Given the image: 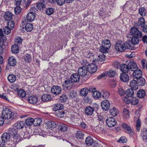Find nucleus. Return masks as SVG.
I'll list each match as a JSON object with an SVG mask.
<instances>
[{
	"instance_id": "1",
	"label": "nucleus",
	"mask_w": 147,
	"mask_h": 147,
	"mask_svg": "<svg viewBox=\"0 0 147 147\" xmlns=\"http://www.w3.org/2000/svg\"><path fill=\"white\" fill-rule=\"evenodd\" d=\"M2 115L5 119L14 120L17 117L16 114L14 113L10 109L8 108H5L3 109Z\"/></svg>"
},
{
	"instance_id": "2",
	"label": "nucleus",
	"mask_w": 147,
	"mask_h": 147,
	"mask_svg": "<svg viewBox=\"0 0 147 147\" xmlns=\"http://www.w3.org/2000/svg\"><path fill=\"white\" fill-rule=\"evenodd\" d=\"M126 45L125 43L122 41H118L115 45L116 49L119 52H123L124 51L125 49H130L131 46L130 45L131 42L130 41L125 42Z\"/></svg>"
},
{
	"instance_id": "3",
	"label": "nucleus",
	"mask_w": 147,
	"mask_h": 147,
	"mask_svg": "<svg viewBox=\"0 0 147 147\" xmlns=\"http://www.w3.org/2000/svg\"><path fill=\"white\" fill-rule=\"evenodd\" d=\"M130 35L131 36H138L141 37L142 36V32L140 31L135 26L132 27L130 30Z\"/></svg>"
},
{
	"instance_id": "4",
	"label": "nucleus",
	"mask_w": 147,
	"mask_h": 147,
	"mask_svg": "<svg viewBox=\"0 0 147 147\" xmlns=\"http://www.w3.org/2000/svg\"><path fill=\"white\" fill-rule=\"evenodd\" d=\"M72 80L70 79V78H67L64 82H63V86L66 87L67 89H69L71 88L73 86L74 84Z\"/></svg>"
},
{
	"instance_id": "5",
	"label": "nucleus",
	"mask_w": 147,
	"mask_h": 147,
	"mask_svg": "<svg viewBox=\"0 0 147 147\" xmlns=\"http://www.w3.org/2000/svg\"><path fill=\"white\" fill-rule=\"evenodd\" d=\"M107 124L110 127L114 126L116 123V121L115 119L113 117H108L106 120Z\"/></svg>"
},
{
	"instance_id": "6",
	"label": "nucleus",
	"mask_w": 147,
	"mask_h": 147,
	"mask_svg": "<svg viewBox=\"0 0 147 147\" xmlns=\"http://www.w3.org/2000/svg\"><path fill=\"white\" fill-rule=\"evenodd\" d=\"M121 126L124 130L125 132L131 135H132L134 134L130 126L127 124L123 123L121 124Z\"/></svg>"
},
{
	"instance_id": "7",
	"label": "nucleus",
	"mask_w": 147,
	"mask_h": 147,
	"mask_svg": "<svg viewBox=\"0 0 147 147\" xmlns=\"http://www.w3.org/2000/svg\"><path fill=\"white\" fill-rule=\"evenodd\" d=\"M101 105L102 109L104 111L108 110L110 106L109 102L107 100H103L101 103Z\"/></svg>"
},
{
	"instance_id": "8",
	"label": "nucleus",
	"mask_w": 147,
	"mask_h": 147,
	"mask_svg": "<svg viewBox=\"0 0 147 147\" xmlns=\"http://www.w3.org/2000/svg\"><path fill=\"white\" fill-rule=\"evenodd\" d=\"M51 91L52 93L54 95H57L61 92V87L57 86H54L51 88Z\"/></svg>"
},
{
	"instance_id": "9",
	"label": "nucleus",
	"mask_w": 147,
	"mask_h": 147,
	"mask_svg": "<svg viewBox=\"0 0 147 147\" xmlns=\"http://www.w3.org/2000/svg\"><path fill=\"white\" fill-rule=\"evenodd\" d=\"M88 71L91 73H93L95 72L97 69V67L96 65L94 63L89 64L87 67Z\"/></svg>"
},
{
	"instance_id": "10",
	"label": "nucleus",
	"mask_w": 147,
	"mask_h": 147,
	"mask_svg": "<svg viewBox=\"0 0 147 147\" xmlns=\"http://www.w3.org/2000/svg\"><path fill=\"white\" fill-rule=\"evenodd\" d=\"M88 70L87 68L84 66L79 67L78 70V73L80 76H86Z\"/></svg>"
},
{
	"instance_id": "11",
	"label": "nucleus",
	"mask_w": 147,
	"mask_h": 147,
	"mask_svg": "<svg viewBox=\"0 0 147 147\" xmlns=\"http://www.w3.org/2000/svg\"><path fill=\"white\" fill-rule=\"evenodd\" d=\"M142 72L141 70L137 69L134 71L132 74L134 79L138 80L139 78L142 77Z\"/></svg>"
},
{
	"instance_id": "12",
	"label": "nucleus",
	"mask_w": 147,
	"mask_h": 147,
	"mask_svg": "<svg viewBox=\"0 0 147 147\" xmlns=\"http://www.w3.org/2000/svg\"><path fill=\"white\" fill-rule=\"evenodd\" d=\"M145 24L144 19L142 17H141L138 19V22H134V25L135 26H138L139 27H142Z\"/></svg>"
},
{
	"instance_id": "13",
	"label": "nucleus",
	"mask_w": 147,
	"mask_h": 147,
	"mask_svg": "<svg viewBox=\"0 0 147 147\" xmlns=\"http://www.w3.org/2000/svg\"><path fill=\"white\" fill-rule=\"evenodd\" d=\"M5 35L3 33L2 29H0V46H3V44L6 41L7 38L4 37Z\"/></svg>"
},
{
	"instance_id": "14",
	"label": "nucleus",
	"mask_w": 147,
	"mask_h": 147,
	"mask_svg": "<svg viewBox=\"0 0 147 147\" xmlns=\"http://www.w3.org/2000/svg\"><path fill=\"white\" fill-rule=\"evenodd\" d=\"M94 111L93 108L90 106H88L85 109V113L87 116H91L93 113Z\"/></svg>"
},
{
	"instance_id": "15",
	"label": "nucleus",
	"mask_w": 147,
	"mask_h": 147,
	"mask_svg": "<svg viewBox=\"0 0 147 147\" xmlns=\"http://www.w3.org/2000/svg\"><path fill=\"white\" fill-rule=\"evenodd\" d=\"M128 67L129 70L134 71L138 69V66L136 63L134 61H131L128 64Z\"/></svg>"
},
{
	"instance_id": "16",
	"label": "nucleus",
	"mask_w": 147,
	"mask_h": 147,
	"mask_svg": "<svg viewBox=\"0 0 147 147\" xmlns=\"http://www.w3.org/2000/svg\"><path fill=\"white\" fill-rule=\"evenodd\" d=\"M80 76L77 73L72 74L70 78L74 82H76L79 81L80 79Z\"/></svg>"
},
{
	"instance_id": "17",
	"label": "nucleus",
	"mask_w": 147,
	"mask_h": 147,
	"mask_svg": "<svg viewBox=\"0 0 147 147\" xmlns=\"http://www.w3.org/2000/svg\"><path fill=\"white\" fill-rule=\"evenodd\" d=\"M24 125V123L23 121H18L13 125V126L17 129H20L23 128Z\"/></svg>"
},
{
	"instance_id": "18",
	"label": "nucleus",
	"mask_w": 147,
	"mask_h": 147,
	"mask_svg": "<svg viewBox=\"0 0 147 147\" xmlns=\"http://www.w3.org/2000/svg\"><path fill=\"white\" fill-rule=\"evenodd\" d=\"M120 70L122 72V73H126L129 70V67H128V64H121L120 66Z\"/></svg>"
},
{
	"instance_id": "19",
	"label": "nucleus",
	"mask_w": 147,
	"mask_h": 147,
	"mask_svg": "<svg viewBox=\"0 0 147 147\" xmlns=\"http://www.w3.org/2000/svg\"><path fill=\"white\" fill-rule=\"evenodd\" d=\"M141 135L143 141L147 142V128H144L142 129Z\"/></svg>"
},
{
	"instance_id": "20",
	"label": "nucleus",
	"mask_w": 147,
	"mask_h": 147,
	"mask_svg": "<svg viewBox=\"0 0 147 147\" xmlns=\"http://www.w3.org/2000/svg\"><path fill=\"white\" fill-rule=\"evenodd\" d=\"M11 136L10 134L7 133H5L3 134L1 136L2 140L4 142H6L9 140Z\"/></svg>"
},
{
	"instance_id": "21",
	"label": "nucleus",
	"mask_w": 147,
	"mask_h": 147,
	"mask_svg": "<svg viewBox=\"0 0 147 147\" xmlns=\"http://www.w3.org/2000/svg\"><path fill=\"white\" fill-rule=\"evenodd\" d=\"M64 108V106L63 104L57 103L54 105L53 110L56 112L60 109H63Z\"/></svg>"
},
{
	"instance_id": "22",
	"label": "nucleus",
	"mask_w": 147,
	"mask_h": 147,
	"mask_svg": "<svg viewBox=\"0 0 147 147\" xmlns=\"http://www.w3.org/2000/svg\"><path fill=\"white\" fill-rule=\"evenodd\" d=\"M120 78L122 81L125 82L127 81L129 79V76L125 73H121L120 74Z\"/></svg>"
},
{
	"instance_id": "23",
	"label": "nucleus",
	"mask_w": 147,
	"mask_h": 147,
	"mask_svg": "<svg viewBox=\"0 0 147 147\" xmlns=\"http://www.w3.org/2000/svg\"><path fill=\"white\" fill-rule=\"evenodd\" d=\"M130 86L131 89L133 90H136L138 88V85L136 80H133L130 82Z\"/></svg>"
},
{
	"instance_id": "24",
	"label": "nucleus",
	"mask_w": 147,
	"mask_h": 147,
	"mask_svg": "<svg viewBox=\"0 0 147 147\" xmlns=\"http://www.w3.org/2000/svg\"><path fill=\"white\" fill-rule=\"evenodd\" d=\"M8 61V64L11 66H14L16 64V60L13 57H9Z\"/></svg>"
},
{
	"instance_id": "25",
	"label": "nucleus",
	"mask_w": 147,
	"mask_h": 147,
	"mask_svg": "<svg viewBox=\"0 0 147 147\" xmlns=\"http://www.w3.org/2000/svg\"><path fill=\"white\" fill-rule=\"evenodd\" d=\"M94 143V140L90 136L87 137L85 140V143L88 146H92Z\"/></svg>"
},
{
	"instance_id": "26",
	"label": "nucleus",
	"mask_w": 147,
	"mask_h": 147,
	"mask_svg": "<svg viewBox=\"0 0 147 147\" xmlns=\"http://www.w3.org/2000/svg\"><path fill=\"white\" fill-rule=\"evenodd\" d=\"M102 46L109 49L111 46L110 42L108 39L104 40L102 41Z\"/></svg>"
},
{
	"instance_id": "27",
	"label": "nucleus",
	"mask_w": 147,
	"mask_h": 147,
	"mask_svg": "<svg viewBox=\"0 0 147 147\" xmlns=\"http://www.w3.org/2000/svg\"><path fill=\"white\" fill-rule=\"evenodd\" d=\"M46 125L47 128L52 129L56 126V124L53 121H48L46 123Z\"/></svg>"
},
{
	"instance_id": "28",
	"label": "nucleus",
	"mask_w": 147,
	"mask_h": 147,
	"mask_svg": "<svg viewBox=\"0 0 147 147\" xmlns=\"http://www.w3.org/2000/svg\"><path fill=\"white\" fill-rule=\"evenodd\" d=\"M63 109H60L56 112L55 113V115L58 118H61L64 116L65 113Z\"/></svg>"
},
{
	"instance_id": "29",
	"label": "nucleus",
	"mask_w": 147,
	"mask_h": 147,
	"mask_svg": "<svg viewBox=\"0 0 147 147\" xmlns=\"http://www.w3.org/2000/svg\"><path fill=\"white\" fill-rule=\"evenodd\" d=\"M28 100L29 102L31 104H35L37 102L38 97L34 96H32L28 97Z\"/></svg>"
},
{
	"instance_id": "30",
	"label": "nucleus",
	"mask_w": 147,
	"mask_h": 147,
	"mask_svg": "<svg viewBox=\"0 0 147 147\" xmlns=\"http://www.w3.org/2000/svg\"><path fill=\"white\" fill-rule=\"evenodd\" d=\"M35 17V15L34 13L30 12L27 15L26 19L28 21L32 22L34 20Z\"/></svg>"
},
{
	"instance_id": "31",
	"label": "nucleus",
	"mask_w": 147,
	"mask_h": 147,
	"mask_svg": "<svg viewBox=\"0 0 147 147\" xmlns=\"http://www.w3.org/2000/svg\"><path fill=\"white\" fill-rule=\"evenodd\" d=\"M132 38L131 39V44L130 45L131 46V44L133 45H136L138 44L139 42V38L138 36H131Z\"/></svg>"
},
{
	"instance_id": "32",
	"label": "nucleus",
	"mask_w": 147,
	"mask_h": 147,
	"mask_svg": "<svg viewBox=\"0 0 147 147\" xmlns=\"http://www.w3.org/2000/svg\"><path fill=\"white\" fill-rule=\"evenodd\" d=\"M51 99V97L49 94H44L41 97V100L44 102L50 101Z\"/></svg>"
},
{
	"instance_id": "33",
	"label": "nucleus",
	"mask_w": 147,
	"mask_h": 147,
	"mask_svg": "<svg viewBox=\"0 0 147 147\" xmlns=\"http://www.w3.org/2000/svg\"><path fill=\"white\" fill-rule=\"evenodd\" d=\"M12 14L9 12L8 11L5 13L4 18L5 21H9L12 18Z\"/></svg>"
},
{
	"instance_id": "34",
	"label": "nucleus",
	"mask_w": 147,
	"mask_h": 147,
	"mask_svg": "<svg viewBox=\"0 0 147 147\" xmlns=\"http://www.w3.org/2000/svg\"><path fill=\"white\" fill-rule=\"evenodd\" d=\"M58 129L59 131L64 132L67 130L68 127L66 125L61 124L58 126Z\"/></svg>"
},
{
	"instance_id": "35",
	"label": "nucleus",
	"mask_w": 147,
	"mask_h": 147,
	"mask_svg": "<svg viewBox=\"0 0 147 147\" xmlns=\"http://www.w3.org/2000/svg\"><path fill=\"white\" fill-rule=\"evenodd\" d=\"M8 134H10L11 136H15L16 135L17 133V131L15 128L14 127L10 128L8 129Z\"/></svg>"
},
{
	"instance_id": "36",
	"label": "nucleus",
	"mask_w": 147,
	"mask_h": 147,
	"mask_svg": "<svg viewBox=\"0 0 147 147\" xmlns=\"http://www.w3.org/2000/svg\"><path fill=\"white\" fill-rule=\"evenodd\" d=\"M76 138L78 139H82L83 138L84 134L83 132L81 131H77L75 135Z\"/></svg>"
},
{
	"instance_id": "37",
	"label": "nucleus",
	"mask_w": 147,
	"mask_h": 147,
	"mask_svg": "<svg viewBox=\"0 0 147 147\" xmlns=\"http://www.w3.org/2000/svg\"><path fill=\"white\" fill-rule=\"evenodd\" d=\"M111 114L114 117L117 116L119 113V111L117 109L113 107L110 110Z\"/></svg>"
},
{
	"instance_id": "38",
	"label": "nucleus",
	"mask_w": 147,
	"mask_h": 147,
	"mask_svg": "<svg viewBox=\"0 0 147 147\" xmlns=\"http://www.w3.org/2000/svg\"><path fill=\"white\" fill-rule=\"evenodd\" d=\"M33 26L30 23L27 24L25 26V29L27 32H31L33 30Z\"/></svg>"
},
{
	"instance_id": "39",
	"label": "nucleus",
	"mask_w": 147,
	"mask_h": 147,
	"mask_svg": "<svg viewBox=\"0 0 147 147\" xmlns=\"http://www.w3.org/2000/svg\"><path fill=\"white\" fill-rule=\"evenodd\" d=\"M7 79L9 82L12 83L15 82L16 80V77L14 75L12 74H10L8 76Z\"/></svg>"
},
{
	"instance_id": "40",
	"label": "nucleus",
	"mask_w": 147,
	"mask_h": 147,
	"mask_svg": "<svg viewBox=\"0 0 147 147\" xmlns=\"http://www.w3.org/2000/svg\"><path fill=\"white\" fill-rule=\"evenodd\" d=\"M88 89L86 87L82 88L80 91V95L82 96H86L88 94Z\"/></svg>"
},
{
	"instance_id": "41",
	"label": "nucleus",
	"mask_w": 147,
	"mask_h": 147,
	"mask_svg": "<svg viewBox=\"0 0 147 147\" xmlns=\"http://www.w3.org/2000/svg\"><path fill=\"white\" fill-rule=\"evenodd\" d=\"M12 53L15 54L18 53L19 51V48L18 45H13L11 48Z\"/></svg>"
},
{
	"instance_id": "42",
	"label": "nucleus",
	"mask_w": 147,
	"mask_h": 147,
	"mask_svg": "<svg viewBox=\"0 0 147 147\" xmlns=\"http://www.w3.org/2000/svg\"><path fill=\"white\" fill-rule=\"evenodd\" d=\"M42 120L39 118H35L34 119L33 124L35 126H38L42 123Z\"/></svg>"
},
{
	"instance_id": "43",
	"label": "nucleus",
	"mask_w": 147,
	"mask_h": 147,
	"mask_svg": "<svg viewBox=\"0 0 147 147\" xmlns=\"http://www.w3.org/2000/svg\"><path fill=\"white\" fill-rule=\"evenodd\" d=\"M137 94L138 97L142 98L145 96V92L143 90H140L138 92Z\"/></svg>"
},
{
	"instance_id": "44",
	"label": "nucleus",
	"mask_w": 147,
	"mask_h": 147,
	"mask_svg": "<svg viewBox=\"0 0 147 147\" xmlns=\"http://www.w3.org/2000/svg\"><path fill=\"white\" fill-rule=\"evenodd\" d=\"M18 96L21 98H24L25 97L26 94L25 91L23 90H20L18 91Z\"/></svg>"
},
{
	"instance_id": "45",
	"label": "nucleus",
	"mask_w": 147,
	"mask_h": 147,
	"mask_svg": "<svg viewBox=\"0 0 147 147\" xmlns=\"http://www.w3.org/2000/svg\"><path fill=\"white\" fill-rule=\"evenodd\" d=\"M139 13L141 16H144L146 14V10L144 7H140L139 9Z\"/></svg>"
},
{
	"instance_id": "46",
	"label": "nucleus",
	"mask_w": 147,
	"mask_h": 147,
	"mask_svg": "<svg viewBox=\"0 0 147 147\" xmlns=\"http://www.w3.org/2000/svg\"><path fill=\"white\" fill-rule=\"evenodd\" d=\"M12 29H10V28L7 26L3 28V32L4 33L7 35L9 34Z\"/></svg>"
},
{
	"instance_id": "47",
	"label": "nucleus",
	"mask_w": 147,
	"mask_h": 147,
	"mask_svg": "<svg viewBox=\"0 0 147 147\" xmlns=\"http://www.w3.org/2000/svg\"><path fill=\"white\" fill-rule=\"evenodd\" d=\"M110 95L109 92L105 90L102 91L101 94L102 97L105 99L108 98L109 97Z\"/></svg>"
},
{
	"instance_id": "48",
	"label": "nucleus",
	"mask_w": 147,
	"mask_h": 147,
	"mask_svg": "<svg viewBox=\"0 0 147 147\" xmlns=\"http://www.w3.org/2000/svg\"><path fill=\"white\" fill-rule=\"evenodd\" d=\"M139 102L138 98L136 97H133L130 98V103L134 105H136Z\"/></svg>"
},
{
	"instance_id": "49",
	"label": "nucleus",
	"mask_w": 147,
	"mask_h": 147,
	"mask_svg": "<svg viewBox=\"0 0 147 147\" xmlns=\"http://www.w3.org/2000/svg\"><path fill=\"white\" fill-rule=\"evenodd\" d=\"M24 59L25 61L27 63H30L32 60V57L29 54H27L24 56Z\"/></svg>"
},
{
	"instance_id": "50",
	"label": "nucleus",
	"mask_w": 147,
	"mask_h": 147,
	"mask_svg": "<svg viewBox=\"0 0 147 147\" xmlns=\"http://www.w3.org/2000/svg\"><path fill=\"white\" fill-rule=\"evenodd\" d=\"M133 90L132 89H128L126 91L125 94L128 97H131L134 94Z\"/></svg>"
},
{
	"instance_id": "51",
	"label": "nucleus",
	"mask_w": 147,
	"mask_h": 147,
	"mask_svg": "<svg viewBox=\"0 0 147 147\" xmlns=\"http://www.w3.org/2000/svg\"><path fill=\"white\" fill-rule=\"evenodd\" d=\"M34 119L32 118H28L25 121V123L27 126H30L33 124Z\"/></svg>"
},
{
	"instance_id": "52",
	"label": "nucleus",
	"mask_w": 147,
	"mask_h": 147,
	"mask_svg": "<svg viewBox=\"0 0 147 147\" xmlns=\"http://www.w3.org/2000/svg\"><path fill=\"white\" fill-rule=\"evenodd\" d=\"M101 96V94L100 92L97 91H95L93 93V96L96 99L99 98Z\"/></svg>"
},
{
	"instance_id": "53",
	"label": "nucleus",
	"mask_w": 147,
	"mask_h": 147,
	"mask_svg": "<svg viewBox=\"0 0 147 147\" xmlns=\"http://www.w3.org/2000/svg\"><path fill=\"white\" fill-rule=\"evenodd\" d=\"M106 73V75H107L111 77H113L115 76V72L112 69H110Z\"/></svg>"
},
{
	"instance_id": "54",
	"label": "nucleus",
	"mask_w": 147,
	"mask_h": 147,
	"mask_svg": "<svg viewBox=\"0 0 147 147\" xmlns=\"http://www.w3.org/2000/svg\"><path fill=\"white\" fill-rule=\"evenodd\" d=\"M123 115L124 117L125 118H128L129 117V112L126 109H124L123 111Z\"/></svg>"
},
{
	"instance_id": "55",
	"label": "nucleus",
	"mask_w": 147,
	"mask_h": 147,
	"mask_svg": "<svg viewBox=\"0 0 147 147\" xmlns=\"http://www.w3.org/2000/svg\"><path fill=\"white\" fill-rule=\"evenodd\" d=\"M138 80V83L139 85L143 86L145 84V80L143 78L141 77L139 78Z\"/></svg>"
},
{
	"instance_id": "56",
	"label": "nucleus",
	"mask_w": 147,
	"mask_h": 147,
	"mask_svg": "<svg viewBox=\"0 0 147 147\" xmlns=\"http://www.w3.org/2000/svg\"><path fill=\"white\" fill-rule=\"evenodd\" d=\"M80 63L83 66L86 67L88 65V62L85 59H82L80 61Z\"/></svg>"
},
{
	"instance_id": "57",
	"label": "nucleus",
	"mask_w": 147,
	"mask_h": 147,
	"mask_svg": "<svg viewBox=\"0 0 147 147\" xmlns=\"http://www.w3.org/2000/svg\"><path fill=\"white\" fill-rule=\"evenodd\" d=\"M7 25L10 28V29H13L15 26L14 22L12 20H10L8 21Z\"/></svg>"
},
{
	"instance_id": "58",
	"label": "nucleus",
	"mask_w": 147,
	"mask_h": 147,
	"mask_svg": "<svg viewBox=\"0 0 147 147\" xmlns=\"http://www.w3.org/2000/svg\"><path fill=\"white\" fill-rule=\"evenodd\" d=\"M141 125V121L140 119H138L136 123V127L137 131H140V129Z\"/></svg>"
},
{
	"instance_id": "59",
	"label": "nucleus",
	"mask_w": 147,
	"mask_h": 147,
	"mask_svg": "<svg viewBox=\"0 0 147 147\" xmlns=\"http://www.w3.org/2000/svg\"><path fill=\"white\" fill-rule=\"evenodd\" d=\"M67 99V97L66 95L63 94L59 98V100L62 102H65Z\"/></svg>"
},
{
	"instance_id": "60",
	"label": "nucleus",
	"mask_w": 147,
	"mask_h": 147,
	"mask_svg": "<svg viewBox=\"0 0 147 147\" xmlns=\"http://www.w3.org/2000/svg\"><path fill=\"white\" fill-rule=\"evenodd\" d=\"M109 49L106 47H104L102 46H101L99 48V50L100 51L103 53H108V50Z\"/></svg>"
},
{
	"instance_id": "61",
	"label": "nucleus",
	"mask_w": 147,
	"mask_h": 147,
	"mask_svg": "<svg viewBox=\"0 0 147 147\" xmlns=\"http://www.w3.org/2000/svg\"><path fill=\"white\" fill-rule=\"evenodd\" d=\"M45 12L47 15H50L53 14L54 10L52 8H48L46 9Z\"/></svg>"
},
{
	"instance_id": "62",
	"label": "nucleus",
	"mask_w": 147,
	"mask_h": 147,
	"mask_svg": "<svg viewBox=\"0 0 147 147\" xmlns=\"http://www.w3.org/2000/svg\"><path fill=\"white\" fill-rule=\"evenodd\" d=\"M36 7L39 9L41 10V9H43V8H45V5L43 3L40 2L37 4Z\"/></svg>"
},
{
	"instance_id": "63",
	"label": "nucleus",
	"mask_w": 147,
	"mask_h": 147,
	"mask_svg": "<svg viewBox=\"0 0 147 147\" xmlns=\"http://www.w3.org/2000/svg\"><path fill=\"white\" fill-rule=\"evenodd\" d=\"M14 12L16 14L18 15L21 12V8L19 6H16L14 9Z\"/></svg>"
},
{
	"instance_id": "64",
	"label": "nucleus",
	"mask_w": 147,
	"mask_h": 147,
	"mask_svg": "<svg viewBox=\"0 0 147 147\" xmlns=\"http://www.w3.org/2000/svg\"><path fill=\"white\" fill-rule=\"evenodd\" d=\"M76 95V92L74 90L71 91L69 94V97L70 98H74Z\"/></svg>"
}]
</instances>
